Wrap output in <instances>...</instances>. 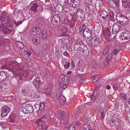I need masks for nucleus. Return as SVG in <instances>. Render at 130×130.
I'll use <instances>...</instances> for the list:
<instances>
[{"mask_svg":"<svg viewBox=\"0 0 130 130\" xmlns=\"http://www.w3.org/2000/svg\"><path fill=\"white\" fill-rule=\"evenodd\" d=\"M58 81L60 87L63 89H65L67 88L70 81L68 77L64 75H60Z\"/></svg>","mask_w":130,"mask_h":130,"instance_id":"obj_1","label":"nucleus"},{"mask_svg":"<svg viewBox=\"0 0 130 130\" xmlns=\"http://www.w3.org/2000/svg\"><path fill=\"white\" fill-rule=\"evenodd\" d=\"M116 19L117 21L122 25H127L129 22L127 17L121 13H118L117 14Z\"/></svg>","mask_w":130,"mask_h":130,"instance_id":"obj_2","label":"nucleus"},{"mask_svg":"<svg viewBox=\"0 0 130 130\" xmlns=\"http://www.w3.org/2000/svg\"><path fill=\"white\" fill-rule=\"evenodd\" d=\"M77 20L80 22H82L85 20V14L84 10L82 9H79L76 12Z\"/></svg>","mask_w":130,"mask_h":130,"instance_id":"obj_3","label":"nucleus"},{"mask_svg":"<svg viewBox=\"0 0 130 130\" xmlns=\"http://www.w3.org/2000/svg\"><path fill=\"white\" fill-rule=\"evenodd\" d=\"M6 17H0V30L1 29L2 26L11 27V25L9 21L8 17L6 18Z\"/></svg>","mask_w":130,"mask_h":130,"instance_id":"obj_4","label":"nucleus"},{"mask_svg":"<svg viewBox=\"0 0 130 130\" xmlns=\"http://www.w3.org/2000/svg\"><path fill=\"white\" fill-rule=\"evenodd\" d=\"M92 26L91 25L88 26V29L87 31L85 30L83 32V37L85 38L89 39L92 35L93 31Z\"/></svg>","mask_w":130,"mask_h":130,"instance_id":"obj_5","label":"nucleus"},{"mask_svg":"<svg viewBox=\"0 0 130 130\" xmlns=\"http://www.w3.org/2000/svg\"><path fill=\"white\" fill-rule=\"evenodd\" d=\"M121 26L120 24L118 23H115L112 26V33L113 34H115L120 31Z\"/></svg>","mask_w":130,"mask_h":130,"instance_id":"obj_6","label":"nucleus"},{"mask_svg":"<svg viewBox=\"0 0 130 130\" xmlns=\"http://www.w3.org/2000/svg\"><path fill=\"white\" fill-rule=\"evenodd\" d=\"M100 86V84L98 83L96 85V90L93 92L92 96L91 98V100H95L99 95V93L98 92L99 90L98 88Z\"/></svg>","mask_w":130,"mask_h":130,"instance_id":"obj_7","label":"nucleus"},{"mask_svg":"<svg viewBox=\"0 0 130 130\" xmlns=\"http://www.w3.org/2000/svg\"><path fill=\"white\" fill-rule=\"evenodd\" d=\"M60 16L57 14L55 15L53 17L52 20V23L55 26H57L60 22Z\"/></svg>","mask_w":130,"mask_h":130,"instance_id":"obj_8","label":"nucleus"},{"mask_svg":"<svg viewBox=\"0 0 130 130\" xmlns=\"http://www.w3.org/2000/svg\"><path fill=\"white\" fill-rule=\"evenodd\" d=\"M2 112L1 116L2 117H4L6 116L9 111L10 108L6 105H4L2 108Z\"/></svg>","mask_w":130,"mask_h":130,"instance_id":"obj_9","label":"nucleus"},{"mask_svg":"<svg viewBox=\"0 0 130 130\" xmlns=\"http://www.w3.org/2000/svg\"><path fill=\"white\" fill-rule=\"evenodd\" d=\"M90 42L92 45L94 46H96L99 44L100 42V41L98 38L94 36L91 38Z\"/></svg>","mask_w":130,"mask_h":130,"instance_id":"obj_10","label":"nucleus"},{"mask_svg":"<svg viewBox=\"0 0 130 130\" xmlns=\"http://www.w3.org/2000/svg\"><path fill=\"white\" fill-rule=\"evenodd\" d=\"M82 130H91L93 129V124L91 123H87L84 124L82 127Z\"/></svg>","mask_w":130,"mask_h":130,"instance_id":"obj_11","label":"nucleus"},{"mask_svg":"<svg viewBox=\"0 0 130 130\" xmlns=\"http://www.w3.org/2000/svg\"><path fill=\"white\" fill-rule=\"evenodd\" d=\"M78 52L87 54V53H89V50L86 46L82 44Z\"/></svg>","mask_w":130,"mask_h":130,"instance_id":"obj_12","label":"nucleus"},{"mask_svg":"<svg viewBox=\"0 0 130 130\" xmlns=\"http://www.w3.org/2000/svg\"><path fill=\"white\" fill-rule=\"evenodd\" d=\"M121 38L122 40H125L127 41L130 39V33L128 31H126L122 33Z\"/></svg>","mask_w":130,"mask_h":130,"instance_id":"obj_13","label":"nucleus"},{"mask_svg":"<svg viewBox=\"0 0 130 130\" xmlns=\"http://www.w3.org/2000/svg\"><path fill=\"white\" fill-rule=\"evenodd\" d=\"M60 121L62 124H64V126L66 127H68L69 125L68 119H67L66 117H64L63 119L60 118Z\"/></svg>","mask_w":130,"mask_h":130,"instance_id":"obj_14","label":"nucleus"},{"mask_svg":"<svg viewBox=\"0 0 130 130\" xmlns=\"http://www.w3.org/2000/svg\"><path fill=\"white\" fill-rule=\"evenodd\" d=\"M110 34L108 29H106V30L103 31L102 36L106 39H108L110 36Z\"/></svg>","mask_w":130,"mask_h":130,"instance_id":"obj_15","label":"nucleus"},{"mask_svg":"<svg viewBox=\"0 0 130 130\" xmlns=\"http://www.w3.org/2000/svg\"><path fill=\"white\" fill-rule=\"evenodd\" d=\"M122 6L124 8H130V0L122 1Z\"/></svg>","mask_w":130,"mask_h":130,"instance_id":"obj_16","label":"nucleus"},{"mask_svg":"<svg viewBox=\"0 0 130 130\" xmlns=\"http://www.w3.org/2000/svg\"><path fill=\"white\" fill-rule=\"evenodd\" d=\"M83 115L84 114L82 113V112L81 111H77L75 116L77 118H79V120L82 121L84 120Z\"/></svg>","mask_w":130,"mask_h":130,"instance_id":"obj_17","label":"nucleus"},{"mask_svg":"<svg viewBox=\"0 0 130 130\" xmlns=\"http://www.w3.org/2000/svg\"><path fill=\"white\" fill-rule=\"evenodd\" d=\"M7 74L6 72L4 71L0 72V82L6 79Z\"/></svg>","mask_w":130,"mask_h":130,"instance_id":"obj_18","label":"nucleus"},{"mask_svg":"<svg viewBox=\"0 0 130 130\" xmlns=\"http://www.w3.org/2000/svg\"><path fill=\"white\" fill-rule=\"evenodd\" d=\"M81 0H74L73 3L72 5H70V7L74 8H76L78 6H79L80 5Z\"/></svg>","mask_w":130,"mask_h":130,"instance_id":"obj_19","label":"nucleus"},{"mask_svg":"<svg viewBox=\"0 0 130 130\" xmlns=\"http://www.w3.org/2000/svg\"><path fill=\"white\" fill-rule=\"evenodd\" d=\"M57 99L59 100V104L61 105H64L66 103V99L65 98L63 95L60 96Z\"/></svg>","mask_w":130,"mask_h":130,"instance_id":"obj_20","label":"nucleus"},{"mask_svg":"<svg viewBox=\"0 0 130 130\" xmlns=\"http://www.w3.org/2000/svg\"><path fill=\"white\" fill-rule=\"evenodd\" d=\"M82 44H80L78 41H76V42L74 44L73 47L75 50L78 51L80 47Z\"/></svg>","mask_w":130,"mask_h":130,"instance_id":"obj_21","label":"nucleus"},{"mask_svg":"<svg viewBox=\"0 0 130 130\" xmlns=\"http://www.w3.org/2000/svg\"><path fill=\"white\" fill-rule=\"evenodd\" d=\"M31 7L30 8V10L35 12H37L38 7L37 4L36 3H33L30 4Z\"/></svg>","mask_w":130,"mask_h":130,"instance_id":"obj_22","label":"nucleus"},{"mask_svg":"<svg viewBox=\"0 0 130 130\" xmlns=\"http://www.w3.org/2000/svg\"><path fill=\"white\" fill-rule=\"evenodd\" d=\"M109 48L110 46H107L104 47L102 53L103 55H106L108 54L109 52Z\"/></svg>","mask_w":130,"mask_h":130,"instance_id":"obj_23","label":"nucleus"},{"mask_svg":"<svg viewBox=\"0 0 130 130\" xmlns=\"http://www.w3.org/2000/svg\"><path fill=\"white\" fill-rule=\"evenodd\" d=\"M22 111L24 113H29L27 104H24L22 106Z\"/></svg>","mask_w":130,"mask_h":130,"instance_id":"obj_24","label":"nucleus"},{"mask_svg":"<svg viewBox=\"0 0 130 130\" xmlns=\"http://www.w3.org/2000/svg\"><path fill=\"white\" fill-rule=\"evenodd\" d=\"M2 26L1 30L3 31L5 34H7L11 31V29L7 28L6 27H7V26Z\"/></svg>","mask_w":130,"mask_h":130,"instance_id":"obj_25","label":"nucleus"},{"mask_svg":"<svg viewBox=\"0 0 130 130\" xmlns=\"http://www.w3.org/2000/svg\"><path fill=\"white\" fill-rule=\"evenodd\" d=\"M56 11L59 12H62L64 11L63 6L61 5H58L55 7Z\"/></svg>","mask_w":130,"mask_h":130,"instance_id":"obj_26","label":"nucleus"},{"mask_svg":"<svg viewBox=\"0 0 130 130\" xmlns=\"http://www.w3.org/2000/svg\"><path fill=\"white\" fill-rule=\"evenodd\" d=\"M120 46L119 45L116 46L115 47L114 50L112 51V53L114 55L117 54L119 52Z\"/></svg>","mask_w":130,"mask_h":130,"instance_id":"obj_27","label":"nucleus"},{"mask_svg":"<svg viewBox=\"0 0 130 130\" xmlns=\"http://www.w3.org/2000/svg\"><path fill=\"white\" fill-rule=\"evenodd\" d=\"M32 41L34 44H38L40 42L39 38L37 37H34L32 38Z\"/></svg>","mask_w":130,"mask_h":130,"instance_id":"obj_28","label":"nucleus"},{"mask_svg":"<svg viewBox=\"0 0 130 130\" xmlns=\"http://www.w3.org/2000/svg\"><path fill=\"white\" fill-rule=\"evenodd\" d=\"M100 15L102 18L104 19L107 18L108 14L107 12L105 11H103L101 12Z\"/></svg>","mask_w":130,"mask_h":130,"instance_id":"obj_29","label":"nucleus"},{"mask_svg":"<svg viewBox=\"0 0 130 130\" xmlns=\"http://www.w3.org/2000/svg\"><path fill=\"white\" fill-rule=\"evenodd\" d=\"M41 38L43 39H45L47 37V33L46 30L42 31L41 34Z\"/></svg>","mask_w":130,"mask_h":130,"instance_id":"obj_30","label":"nucleus"},{"mask_svg":"<svg viewBox=\"0 0 130 130\" xmlns=\"http://www.w3.org/2000/svg\"><path fill=\"white\" fill-rule=\"evenodd\" d=\"M88 27L87 28H86V25L85 24H82L80 26L79 30L80 32H82L84 31L85 30L87 31L88 29Z\"/></svg>","mask_w":130,"mask_h":130,"instance_id":"obj_31","label":"nucleus"},{"mask_svg":"<svg viewBox=\"0 0 130 130\" xmlns=\"http://www.w3.org/2000/svg\"><path fill=\"white\" fill-rule=\"evenodd\" d=\"M119 96L120 98L124 101L126 100L127 99V95L124 93H121L120 94Z\"/></svg>","mask_w":130,"mask_h":130,"instance_id":"obj_32","label":"nucleus"},{"mask_svg":"<svg viewBox=\"0 0 130 130\" xmlns=\"http://www.w3.org/2000/svg\"><path fill=\"white\" fill-rule=\"evenodd\" d=\"M29 111V113H31L33 111L34 108L32 105L30 104H27Z\"/></svg>","mask_w":130,"mask_h":130,"instance_id":"obj_33","label":"nucleus"},{"mask_svg":"<svg viewBox=\"0 0 130 130\" xmlns=\"http://www.w3.org/2000/svg\"><path fill=\"white\" fill-rule=\"evenodd\" d=\"M15 44L16 46L19 48L20 49L23 47V45L22 43L19 41L16 42Z\"/></svg>","mask_w":130,"mask_h":130,"instance_id":"obj_34","label":"nucleus"},{"mask_svg":"<svg viewBox=\"0 0 130 130\" xmlns=\"http://www.w3.org/2000/svg\"><path fill=\"white\" fill-rule=\"evenodd\" d=\"M108 3L109 5L113 8H115L116 7V4L114 1L113 0H108Z\"/></svg>","mask_w":130,"mask_h":130,"instance_id":"obj_35","label":"nucleus"},{"mask_svg":"<svg viewBox=\"0 0 130 130\" xmlns=\"http://www.w3.org/2000/svg\"><path fill=\"white\" fill-rule=\"evenodd\" d=\"M58 115L60 117L59 118V120L60 121V118H62L63 119V118L64 117H63V116H64V113L63 112V111H62L61 110H59L58 111Z\"/></svg>","mask_w":130,"mask_h":130,"instance_id":"obj_36","label":"nucleus"},{"mask_svg":"<svg viewBox=\"0 0 130 130\" xmlns=\"http://www.w3.org/2000/svg\"><path fill=\"white\" fill-rule=\"evenodd\" d=\"M100 78L99 76L96 75L92 77L91 80L94 81V82H96L100 80Z\"/></svg>","mask_w":130,"mask_h":130,"instance_id":"obj_37","label":"nucleus"},{"mask_svg":"<svg viewBox=\"0 0 130 130\" xmlns=\"http://www.w3.org/2000/svg\"><path fill=\"white\" fill-rule=\"evenodd\" d=\"M112 55L111 54H109L107 56L105 59L106 62H109L112 59Z\"/></svg>","mask_w":130,"mask_h":130,"instance_id":"obj_38","label":"nucleus"},{"mask_svg":"<svg viewBox=\"0 0 130 130\" xmlns=\"http://www.w3.org/2000/svg\"><path fill=\"white\" fill-rule=\"evenodd\" d=\"M52 92L50 88H48L46 89L44 91L45 94L47 95H51Z\"/></svg>","mask_w":130,"mask_h":130,"instance_id":"obj_39","label":"nucleus"},{"mask_svg":"<svg viewBox=\"0 0 130 130\" xmlns=\"http://www.w3.org/2000/svg\"><path fill=\"white\" fill-rule=\"evenodd\" d=\"M70 63L69 60H67L66 62L64 63V67L66 69H67L70 66Z\"/></svg>","mask_w":130,"mask_h":130,"instance_id":"obj_40","label":"nucleus"},{"mask_svg":"<svg viewBox=\"0 0 130 130\" xmlns=\"http://www.w3.org/2000/svg\"><path fill=\"white\" fill-rule=\"evenodd\" d=\"M100 94L102 96L105 97L106 96V90L104 88L102 89L101 91L100 92Z\"/></svg>","mask_w":130,"mask_h":130,"instance_id":"obj_41","label":"nucleus"},{"mask_svg":"<svg viewBox=\"0 0 130 130\" xmlns=\"http://www.w3.org/2000/svg\"><path fill=\"white\" fill-rule=\"evenodd\" d=\"M62 94V92L61 91L59 90H58L57 92L56 98H59L60 96H63Z\"/></svg>","mask_w":130,"mask_h":130,"instance_id":"obj_42","label":"nucleus"},{"mask_svg":"<svg viewBox=\"0 0 130 130\" xmlns=\"http://www.w3.org/2000/svg\"><path fill=\"white\" fill-rule=\"evenodd\" d=\"M45 116L44 115L42 116L41 117V119H42V121L43 123H46V122H47V123H49L48 121V120L46 118H45Z\"/></svg>","mask_w":130,"mask_h":130,"instance_id":"obj_43","label":"nucleus"},{"mask_svg":"<svg viewBox=\"0 0 130 130\" xmlns=\"http://www.w3.org/2000/svg\"><path fill=\"white\" fill-rule=\"evenodd\" d=\"M42 121L41 117L40 119H39L36 121V124H38V125H41L43 123Z\"/></svg>","mask_w":130,"mask_h":130,"instance_id":"obj_44","label":"nucleus"},{"mask_svg":"<svg viewBox=\"0 0 130 130\" xmlns=\"http://www.w3.org/2000/svg\"><path fill=\"white\" fill-rule=\"evenodd\" d=\"M45 106L44 104L43 103H41L39 105V109L40 110H42L44 109Z\"/></svg>","mask_w":130,"mask_h":130,"instance_id":"obj_45","label":"nucleus"},{"mask_svg":"<svg viewBox=\"0 0 130 130\" xmlns=\"http://www.w3.org/2000/svg\"><path fill=\"white\" fill-rule=\"evenodd\" d=\"M45 50H44L47 51L49 50L50 48V46L49 45L47 44H44L43 46Z\"/></svg>","mask_w":130,"mask_h":130,"instance_id":"obj_46","label":"nucleus"},{"mask_svg":"<svg viewBox=\"0 0 130 130\" xmlns=\"http://www.w3.org/2000/svg\"><path fill=\"white\" fill-rule=\"evenodd\" d=\"M112 125L119 126L120 123L116 120L113 119Z\"/></svg>","mask_w":130,"mask_h":130,"instance_id":"obj_47","label":"nucleus"},{"mask_svg":"<svg viewBox=\"0 0 130 130\" xmlns=\"http://www.w3.org/2000/svg\"><path fill=\"white\" fill-rule=\"evenodd\" d=\"M41 84V82L39 78H37L36 79V85L38 86Z\"/></svg>","mask_w":130,"mask_h":130,"instance_id":"obj_48","label":"nucleus"},{"mask_svg":"<svg viewBox=\"0 0 130 130\" xmlns=\"http://www.w3.org/2000/svg\"><path fill=\"white\" fill-rule=\"evenodd\" d=\"M31 54V53L29 52L28 53L26 54L25 55L23 56H22L24 58L26 59H28L29 58V56Z\"/></svg>","mask_w":130,"mask_h":130,"instance_id":"obj_49","label":"nucleus"},{"mask_svg":"<svg viewBox=\"0 0 130 130\" xmlns=\"http://www.w3.org/2000/svg\"><path fill=\"white\" fill-rule=\"evenodd\" d=\"M68 130H75L74 125L73 124L71 125L69 127Z\"/></svg>","mask_w":130,"mask_h":130,"instance_id":"obj_50","label":"nucleus"},{"mask_svg":"<svg viewBox=\"0 0 130 130\" xmlns=\"http://www.w3.org/2000/svg\"><path fill=\"white\" fill-rule=\"evenodd\" d=\"M9 64L8 63H6L5 65H4L2 66L3 68L4 69H7L9 67Z\"/></svg>","mask_w":130,"mask_h":130,"instance_id":"obj_51","label":"nucleus"},{"mask_svg":"<svg viewBox=\"0 0 130 130\" xmlns=\"http://www.w3.org/2000/svg\"><path fill=\"white\" fill-rule=\"evenodd\" d=\"M68 31V29L66 28H64L62 29V32L64 34L67 33Z\"/></svg>","mask_w":130,"mask_h":130,"instance_id":"obj_52","label":"nucleus"},{"mask_svg":"<svg viewBox=\"0 0 130 130\" xmlns=\"http://www.w3.org/2000/svg\"><path fill=\"white\" fill-rule=\"evenodd\" d=\"M23 22L22 20L18 22H15V24L16 25V26H18L19 25L21 24Z\"/></svg>","mask_w":130,"mask_h":130,"instance_id":"obj_53","label":"nucleus"},{"mask_svg":"<svg viewBox=\"0 0 130 130\" xmlns=\"http://www.w3.org/2000/svg\"><path fill=\"white\" fill-rule=\"evenodd\" d=\"M25 50L24 48H23L20 49L19 50V53L22 56V54L25 51Z\"/></svg>","mask_w":130,"mask_h":130,"instance_id":"obj_54","label":"nucleus"},{"mask_svg":"<svg viewBox=\"0 0 130 130\" xmlns=\"http://www.w3.org/2000/svg\"><path fill=\"white\" fill-rule=\"evenodd\" d=\"M41 128L43 130H47L48 129V128L44 124L42 125Z\"/></svg>","mask_w":130,"mask_h":130,"instance_id":"obj_55","label":"nucleus"},{"mask_svg":"<svg viewBox=\"0 0 130 130\" xmlns=\"http://www.w3.org/2000/svg\"><path fill=\"white\" fill-rule=\"evenodd\" d=\"M39 93L38 92H35L34 93L35 98H38L39 97Z\"/></svg>","mask_w":130,"mask_h":130,"instance_id":"obj_56","label":"nucleus"},{"mask_svg":"<svg viewBox=\"0 0 130 130\" xmlns=\"http://www.w3.org/2000/svg\"><path fill=\"white\" fill-rule=\"evenodd\" d=\"M21 91H22L21 94L24 95H26L27 94V92L26 90L23 89L21 90Z\"/></svg>","mask_w":130,"mask_h":130,"instance_id":"obj_57","label":"nucleus"},{"mask_svg":"<svg viewBox=\"0 0 130 130\" xmlns=\"http://www.w3.org/2000/svg\"><path fill=\"white\" fill-rule=\"evenodd\" d=\"M61 58L62 59L61 63L62 64H64V62L65 63L66 62L67 60H68L66 58H63L62 57Z\"/></svg>","mask_w":130,"mask_h":130,"instance_id":"obj_58","label":"nucleus"},{"mask_svg":"<svg viewBox=\"0 0 130 130\" xmlns=\"http://www.w3.org/2000/svg\"><path fill=\"white\" fill-rule=\"evenodd\" d=\"M113 118H111V119L109 120L108 121V123L109 124H110V125H112V124L113 122Z\"/></svg>","mask_w":130,"mask_h":130,"instance_id":"obj_59","label":"nucleus"},{"mask_svg":"<svg viewBox=\"0 0 130 130\" xmlns=\"http://www.w3.org/2000/svg\"><path fill=\"white\" fill-rule=\"evenodd\" d=\"M109 15L111 18H113L114 16V13L111 11H110V12Z\"/></svg>","mask_w":130,"mask_h":130,"instance_id":"obj_60","label":"nucleus"},{"mask_svg":"<svg viewBox=\"0 0 130 130\" xmlns=\"http://www.w3.org/2000/svg\"><path fill=\"white\" fill-rule=\"evenodd\" d=\"M92 0H86V3L89 5H91L92 3Z\"/></svg>","mask_w":130,"mask_h":130,"instance_id":"obj_61","label":"nucleus"},{"mask_svg":"<svg viewBox=\"0 0 130 130\" xmlns=\"http://www.w3.org/2000/svg\"><path fill=\"white\" fill-rule=\"evenodd\" d=\"M104 19L103 20V21L106 23L108 24L109 23V21L108 19L107 18L106 19Z\"/></svg>","mask_w":130,"mask_h":130,"instance_id":"obj_62","label":"nucleus"},{"mask_svg":"<svg viewBox=\"0 0 130 130\" xmlns=\"http://www.w3.org/2000/svg\"><path fill=\"white\" fill-rule=\"evenodd\" d=\"M101 114V118L102 119H103L105 116V114L104 112L100 113Z\"/></svg>","mask_w":130,"mask_h":130,"instance_id":"obj_63","label":"nucleus"},{"mask_svg":"<svg viewBox=\"0 0 130 130\" xmlns=\"http://www.w3.org/2000/svg\"><path fill=\"white\" fill-rule=\"evenodd\" d=\"M127 117H128L127 118L128 121L129 123H130V111L129 113L127 114Z\"/></svg>","mask_w":130,"mask_h":130,"instance_id":"obj_64","label":"nucleus"}]
</instances>
